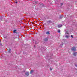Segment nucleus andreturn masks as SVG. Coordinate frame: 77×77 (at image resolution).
Wrapping results in <instances>:
<instances>
[{
	"label": "nucleus",
	"mask_w": 77,
	"mask_h": 77,
	"mask_svg": "<svg viewBox=\"0 0 77 77\" xmlns=\"http://www.w3.org/2000/svg\"><path fill=\"white\" fill-rule=\"evenodd\" d=\"M11 49H9L8 51V52L10 53L11 52Z\"/></svg>",
	"instance_id": "9d476101"
},
{
	"label": "nucleus",
	"mask_w": 77,
	"mask_h": 77,
	"mask_svg": "<svg viewBox=\"0 0 77 77\" xmlns=\"http://www.w3.org/2000/svg\"><path fill=\"white\" fill-rule=\"evenodd\" d=\"M34 47H35V45H34Z\"/></svg>",
	"instance_id": "aec40b11"
},
{
	"label": "nucleus",
	"mask_w": 77,
	"mask_h": 77,
	"mask_svg": "<svg viewBox=\"0 0 77 77\" xmlns=\"http://www.w3.org/2000/svg\"><path fill=\"white\" fill-rule=\"evenodd\" d=\"M60 18H62V16H60Z\"/></svg>",
	"instance_id": "f8f14e48"
},
{
	"label": "nucleus",
	"mask_w": 77,
	"mask_h": 77,
	"mask_svg": "<svg viewBox=\"0 0 77 77\" xmlns=\"http://www.w3.org/2000/svg\"><path fill=\"white\" fill-rule=\"evenodd\" d=\"M60 30H58V32L60 33Z\"/></svg>",
	"instance_id": "9b49d317"
},
{
	"label": "nucleus",
	"mask_w": 77,
	"mask_h": 77,
	"mask_svg": "<svg viewBox=\"0 0 77 77\" xmlns=\"http://www.w3.org/2000/svg\"><path fill=\"white\" fill-rule=\"evenodd\" d=\"M62 25L60 24H59L58 26V27H59V28H60V27H62Z\"/></svg>",
	"instance_id": "39448f33"
},
{
	"label": "nucleus",
	"mask_w": 77,
	"mask_h": 77,
	"mask_svg": "<svg viewBox=\"0 0 77 77\" xmlns=\"http://www.w3.org/2000/svg\"><path fill=\"white\" fill-rule=\"evenodd\" d=\"M16 31H17L16 30H14L13 31V32H14V33H16L15 32H16Z\"/></svg>",
	"instance_id": "1a4fd4ad"
},
{
	"label": "nucleus",
	"mask_w": 77,
	"mask_h": 77,
	"mask_svg": "<svg viewBox=\"0 0 77 77\" xmlns=\"http://www.w3.org/2000/svg\"><path fill=\"white\" fill-rule=\"evenodd\" d=\"M0 42H1V41L0 40Z\"/></svg>",
	"instance_id": "6ab92c4d"
},
{
	"label": "nucleus",
	"mask_w": 77,
	"mask_h": 77,
	"mask_svg": "<svg viewBox=\"0 0 77 77\" xmlns=\"http://www.w3.org/2000/svg\"><path fill=\"white\" fill-rule=\"evenodd\" d=\"M75 66H77V65H75Z\"/></svg>",
	"instance_id": "2eb2a0df"
},
{
	"label": "nucleus",
	"mask_w": 77,
	"mask_h": 77,
	"mask_svg": "<svg viewBox=\"0 0 77 77\" xmlns=\"http://www.w3.org/2000/svg\"><path fill=\"white\" fill-rule=\"evenodd\" d=\"M25 75H27V76H28V75H29V72H26L25 73Z\"/></svg>",
	"instance_id": "7ed1b4c3"
},
{
	"label": "nucleus",
	"mask_w": 77,
	"mask_h": 77,
	"mask_svg": "<svg viewBox=\"0 0 77 77\" xmlns=\"http://www.w3.org/2000/svg\"><path fill=\"white\" fill-rule=\"evenodd\" d=\"M61 5H63V3H61Z\"/></svg>",
	"instance_id": "a211bd4d"
},
{
	"label": "nucleus",
	"mask_w": 77,
	"mask_h": 77,
	"mask_svg": "<svg viewBox=\"0 0 77 77\" xmlns=\"http://www.w3.org/2000/svg\"><path fill=\"white\" fill-rule=\"evenodd\" d=\"M45 39H47V38H46Z\"/></svg>",
	"instance_id": "412c9836"
},
{
	"label": "nucleus",
	"mask_w": 77,
	"mask_h": 77,
	"mask_svg": "<svg viewBox=\"0 0 77 77\" xmlns=\"http://www.w3.org/2000/svg\"><path fill=\"white\" fill-rule=\"evenodd\" d=\"M46 34L47 35H49L50 34V32H49V31H47L46 32Z\"/></svg>",
	"instance_id": "423d86ee"
},
{
	"label": "nucleus",
	"mask_w": 77,
	"mask_h": 77,
	"mask_svg": "<svg viewBox=\"0 0 77 77\" xmlns=\"http://www.w3.org/2000/svg\"><path fill=\"white\" fill-rule=\"evenodd\" d=\"M71 37L72 38H73V36H72V35H71Z\"/></svg>",
	"instance_id": "ddd939ff"
},
{
	"label": "nucleus",
	"mask_w": 77,
	"mask_h": 77,
	"mask_svg": "<svg viewBox=\"0 0 77 77\" xmlns=\"http://www.w3.org/2000/svg\"><path fill=\"white\" fill-rule=\"evenodd\" d=\"M51 23V20H49L47 22V23L48 24H50V23Z\"/></svg>",
	"instance_id": "20e7f679"
},
{
	"label": "nucleus",
	"mask_w": 77,
	"mask_h": 77,
	"mask_svg": "<svg viewBox=\"0 0 77 77\" xmlns=\"http://www.w3.org/2000/svg\"><path fill=\"white\" fill-rule=\"evenodd\" d=\"M52 70V69H50V70Z\"/></svg>",
	"instance_id": "f3484780"
},
{
	"label": "nucleus",
	"mask_w": 77,
	"mask_h": 77,
	"mask_svg": "<svg viewBox=\"0 0 77 77\" xmlns=\"http://www.w3.org/2000/svg\"><path fill=\"white\" fill-rule=\"evenodd\" d=\"M62 45H61V46H60V47H62Z\"/></svg>",
	"instance_id": "dca6fc26"
},
{
	"label": "nucleus",
	"mask_w": 77,
	"mask_h": 77,
	"mask_svg": "<svg viewBox=\"0 0 77 77\" xmlns=\"http://www.w3.org/2000/svg\"><path fill=\"white\" fill-rule=\"evenodd\" d=\"M76 54H77V53L76 52L74 53L73 54V55H74L75 56H76Z\"/></svg>",
	"instance_id": "0eeeda50"
},
{
	"label": "nucleus",
	"mask_w": 77,
	"mask_h": 77,
	"mask_svg": "<svg viewBox=\"0 0 77 77\" xmlns=\"http://www.w3.org/2000/svg\"><path fill=\"white\" fill-rule=\"evenodd\" d=\"M33 72V70H32L30 72V73L32 74Z\"/></svg>",
	"instance_id": "6e6552de"
},
{
	"label": "nucleus",
	"mask_w": 77,
	"mask_h": 77,
	"mask_svg": "<svg viewBox=\"0 0 77 77\" xmlns=\"http://www.w3.org/2000/svg\"><path fill=\"white\" fill-rule=\"evenodd\" d=\"M66 38H69V34L68 33V32H66L65 33Z\"/></svg>",
	"instance_id": "f257e3e1"
},
{
	"label": "nucleus",
	"mask_w": 77,
	"mask_h": 77,
	"mask_svg": "<svg viewBox=\"0 0 77 77\" xmlns=\"http://www.w3.org/2000/svg\"><path fill=\"white\" fill-rule=\"evenodd\" d=\"M71 50L72 51H75V47H74L72 48L71 49Z\"/></svg>",
	"instance_id": "f03ea898"
},
{
	"label": "nucleus",
	"mask_w": 77,
	"mask_h": 77,
	"mask_svg": "<svg viewBox=\"0 0 77 77\" xmlns=\"http://www.w3.org/2000/svg\"><path fill=\"white\" fill-rule=\"evenodd\" d=\"M15 3H17V2H15Z\"/></svg>",
	"instance_id": "4468645a"
}]
</instances>
